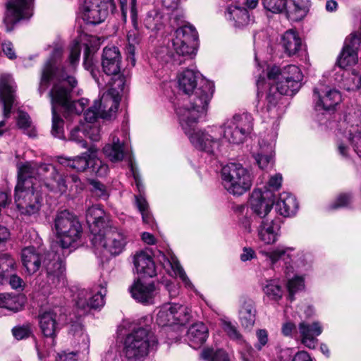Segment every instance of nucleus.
<instances>
[{"label": "nucleus", "mask_w": 361, "mask_h": 361, "mask_svg": "<svg viewBox=\"0 0 361 361\" xmlns=\"http://www.w3.org/2000/svg\"><path fill=\"white\" fill-rule=\"evenodd\" d=\"M94 244L97 242L111 255L121 254L128 243L126 233L117 227L109 225L102 233H99L92 239Z\"/></svg>", "instance_id": "9b49d317"}, {"label": "nucleus", "mask_w": 361, "mask_h": 361, "mask_svg": "<svg viewBox=\"0 0 361 361\" xmlns=\"http://www.w3.org/2000/svg\"><path fill=\"white\" fill-rule=\"evenodd\" d=\"M242 361H257V354L250 345H246L245 349L240 351Z\"/></svg>", "instance_id": "338daca9"}, {"label": "nucleus", "mask_w": 361, "mask_h": 361, "mask_svg": "<svg viewBox=\"0 0 361 361\" xmlns=\"http://www.w3.org/2000/svg\"><path fill=\"white\" fill-rule=\"evenodd\" d=\"M221 179L224 188L234 195H243L252 185L250 173L239 163H229L223 166Z\"/></svg>", "instance_id": "0eeeda50"}, {"label": "nucleus", "mask_w": 361, "mask_h": 361, "mask_svg": "<svg viewBox=\"0 0 361 361\" xmlns=\"http://www.w3.org/2000/svg\"><path fill=\"white\" fill-rule=\"evenodd\" d=\"M103 152L114 162L122 160L124 157L123 144L120 142L119 138L116 136H113L111 144H107L104 146Z\"/></svg>", "instance_id": "e433bc0d"}, {"label": "nucleus", "mask_w": 361, "mask_h": 361, "mask_svg": "<svg viewBox=\"0 0 361 361\" xmlns=\"http://www.w3.org/2000/svg\"><path fill=\"white\" fill-rule=\"evenodd\" d=\"M200 73L185 69L178 75L180 91L190 96L189 104L179 106L176 111L180 125L187 133L193 128L202 116L204 115L214 92L212 82L200 78Z\"/></svg>", "instance_id": "f03ea898"}, {"label": "nucleus", "mask_w": 361, "mask_h": 361, "mask_svg": "<svg viewBox=\"0 0 361 361\" xmlns=\"http://www.w3.org/2000/svg\"><path fill=\"white\" fill-rule=\"evenodd\" d=\"M56 169L51 164L27 162L18 167V179L23 181L30 180L42 188V184L35 176L37 175L43 180L46 176L56 174Z\"/></svg>", "instance_id": "a211bd4d"}, {"label": "nucleus", "mask_w": 361, "mask_h": 361, "mask_svg": "<svg viewBox=\"0 0 361 361\" xmlns=\"http://www.w3.org/2000/svg\"><path fill=\"white\" fill-rule=\"evenodd\" d=\"M269 92L267 93L266 98H265V104H266V110L267 111L269 112L271 111L274 108H275L278 104V101L280 98V95H285L284 94H281V91L278 87V83L277 84H271L269 83Z\"/></svg>", "instance_id": "a18cd8bd"}, {"label": "nucleus", "mask_w": 361, "mask_h": 361, "mask_svg": "<svg viewBox=\"0 0 361 361\" xmlns=\"http://www.w3.org/2000/svg\"><path fill=\"white\" fill-rule=\"evenodd\" d=\"M54 226L59 241L51 245V249H56V253L61 252L65 257L71 252L68 250L80 238L82 226L77 217L67 210L56 215Z\"/></svg>", "instance_id": "39448f33"}, {"label": "nucleus", "mask_w": 361, "mask_h": 361, "mask_svg": "<svg viewBox=\"0 0 361 361\" xmlns=\"http://www.w3.org/2000/svg\"><path fill=\"white\" fill-rule=\"evenodd\" d=\"M293 249L290 247L287 248H282V247H278L276 250L268 252L267 254V257L270 259V260L272 262V263H275L277 261H279L280 259H283V260L286 259V258L290 257L289 253H288V251L292 250Z\"/></svg>", "instance_id": "6e6d98bb"}, {"label": "nucleus", "mask_w": 361, "mask_h": 361, "mask_svg": "<svg viewBox=\"0 0 361 361\" xmlns=\"http://www.w3.org/2000/svg\"><path fill=\"white\" fill-rule=\"evenodd\" d=\"M305 287L304 279L300 276H295L290 279L287 283V288L289 293V299L292 301L294 300V294L302 290Z\"/></svg>", "instance_id": "09e8293b"}, {"label": "nucleus", "mask_w": 361, "mask_h": 361, "mask_svg": "<svg viewBox=\"0 0 361 361\" xmlns=\"http://www.w3.org/2000/svg\"><path fill=\"white\" fill-rule=\"evenodd\" d=\"M16 268V261L8 253L0 254V283L3 284Z\"/></svg>", "instance_id": "4c0bfd02"}, {"label": "nucleus", "mask_w": 361, "mask_h": 361, "mask_svg": "<svg viewBox=\"0 0 361 361\" xmlns=\"http://www.w3.org/2000/svg\"><path fill=\"white\" fill-rule=\"evenodd\" d=\"M121 54L118 47L113 46L104 49L102 56V71L107 75L118 77L114 83V87L109 91L110 92L116 89L123 90L125 78L121 74Z\"/></svg>", "instance_id": "ddd939ff"}, {"label": "nucleus", "mask_w": 361, "mask_h": 361, "mask_svg": "<svg viewBox=\"0 0 361 361\" xmlns=\"http://www.w3.org/2000/svg\"><path fill=\"white\" fill-rule=\"evenodd\" d=\"M351 201V197L349 194H341L339 195L335 201L331 204V209H338L341 207H347Z\"/></svg>", "instance_id": "680f3d73"}, {"label": "nucleus", "mask_w": 361, "mask_h": 361, "mask_svg": "<svg viewBox=\"0 0 361 361\" xmlns=\"http://www.w3.org/2000/svg\"><path fill=\"white\" fill-rule=\"evenodd\" d=\"M256 308L255 302L250 299L244 300L239 311V317L243 326L252 328L255 322Z\"/></svg>", "instance_id": "473e14b6"}, {"label": "nucleus", "mask_w": 361, "mask_h": 361, "mask_svg": "<svg viewBox=\"0 0 361 361\" xmlns=\"http://www.w3.org/2000/svg\"><path fill=\"white\" fill-rule=\"evenodd\" d=\"M310 6V0H287L285 14L290 21H300L307 15Z\"/></svg>", "instance_id": "cd10ccee"}, {"label": "nucleus", "mask_w": 361, "mask_h": 361, "mask_svg": "<svg viewBox=\"0 0 361 361\" xmlns=\"http://www.w3.org/2000/svg\"><path fill=\"white\" fill-rule=\"evenodd\" d=\"M200 357L207 361H231L228 354L223 349L204 348L201 351Z\"/></svg>", "instance_id": "79ce46f5"}, {"label": "nucleus", "mask_w": 361, "mask_h": 361, "mask_svg": "<svg viewBox=\"0 0 361 361\" xmlns=\"http://www.w3.org/2000/svg\"><path fill=\"white\" fill-rule=\"evenodd\" d=\"M22 305L19 302L18 297L9 293L0 294V307L16 312L19 311Z\"/></svg>", "instance_id": "49530a36"}, {"label": "nucleus", "mask_w": 361, "mask_h": 361, "mask_svg": "<svg viewBox=\"0 0 361 361\" xmlns=\"http://www.w3.org/2000/svg\"><path fill=\"white\" fill-rule=\"evenodd\" d=\"M133 264L137 273L142 277L152 278L157 275L152 257L144 251H140L134 255Z\"/></svg>", "instance_id": "c85d7f7f"}, {"label": "nucleus", "mask_w": 361, "mask_h": 361, "mask_svg": "<svg viewBox=\"0 0 361 361\" xmlns=\"http://www.w3.org/2000/svg\"><path fill=\"white\" fill-rule=\"evenodd\" d=\"M257 237L267 245L275 243L281 234V221L279 219H262L257 228Z\"/></svg>", "instance_id": "412c9836"}, {"label": "nucleus", "mask_w": 361, "mask_h": 361, "mask_svg": "<svg viewBox=\"0 0 361 361\" xmlns=\"http://www.w3.org/2000/svg\"><path fill=\"white\" fill-rule=\"evenodd\" d=\"M282 80L278 82V87L281 94L293 95L301 87L303 75L300 69L295 65H288L282 68Z\"/></svg>", "instance_id": "6ab92c4d"}, {"label": "nucleus", "mask_w": 361, "mask_h": 361, "mask_svg": "<svg viewBox=\"0 0 361 361\" xmlns=\"http://www.w3.org/2000/svg\"><path fill=\"white\" fill-rule=\"evenodd\" d=\"M225 16L227 20H234L235 22L250 20L249 12L245 8L229 6L225 12Z\"/></svg>", "instance_id": "37998d69"}, {"label": "nucleus", "mask_w": 361, "mask_h": 361, "mask_svg": "<svg viewBox=\"0 0 361 361\" xmlns=\"http://www.w3.org/2000/svg\"><path fill=\"white\" fill-rule=\"evenodd\" d=\"M275 208L280 215L289 217L295 214L298 208V203L293 195L283 192L280 195Z\"/></svg>", "instance_id": "7c9ffc66"}, {"label": "nucleus", "mask_w": 361, "mask_h": 361, "mask_svg": "<svg viewBox=\"0 0 361 361\" xmlns=\"http://www.w3.org/2000/svg\"><path fill=\"white\" fill-rule=\"evenodd\" d=\"M173 317L175 319L174 324L184 325L191 318V311L189 307L178 303H171Z\"/></svg>", "instance_id": "ea45409f"}, {"label": "nucleus", "mask_w": 361, "mask_h": 361, "mask_svg": "<svg viewBox=\"0 0 361 361\" xmlns=\"http://www.w3.org/2000/svg\"><path fill=\"white\" fill-rule=\"evenodd\" d=\"M43 186L49 192L63 194L67 190V185L64 177L56 171V174L46 176L42 183Z\"/></svg>", "instance_id": "f704fd0d"}, {"label": "nucleus", "mask_w": 361, "mask_h": 361, "mask_svg": "<svg viewBox=\"0 0 361 361\" xmlns=\"http://www.w3.org/2000/svg\"><path fill=\"white\" fill-rule=\"evenodd\" d=\"M171 267L175 271L176 274L178 275L180 279L182 280V281L184 283L185 286L188 288H192L193 286L190 281L189 278L187 276L185 271L180 266L178 262L173 261L172 263H171Z\"/></svg>", "instance_id": "bf43d9fd"}, {"label": "nucleus", "mask_w": 361, "mask_h": 361, "mask_svg": "<svg viewBox=\"0 0 361 361\" xmlns=\"http://www.w3.org/2000/svg\"><path fill=\"white\" fill-rule=\"evenodd\" d=\"M130 166H131V171H132L133 178L135 179L136 186L140 192V195L135 196V204H136L137 209H139V211L140 212V213L142 216L143 221L148 223L150 217H149V212H148V203H147L146 199L142 195V192L143 190V185H142L141 180L140 178L138 173L134 169V167L132 164H130Z\"/></svg>", "instance_id": "72a5a7b5"}, {"label": "nucleus", "mask_w": 361, "mask_h": 361, "mask_svg": "<svg viewBox=\"0 0 361 361\" xmlns=\"http://www.w3.org/2000/svg\"><path fill=\"white\" fill-rule=\"evenodd\" d=\"M13 336L17 340H22L28 338L31 334L32 330L30 325L28 324L23 325H18L14 326L12 329Z\"/></svg>", "instance_id": "5fc2aeb1"}, {"label": "nucleus", "mask_w": 361, "mask_h": 361, "mask_svg": "<svg viewBox=\"0 0 361 361\" xmlns=\"http://www.w3.org/2000/svg\"><path fill=\"white\" fill-rule=\"evenodd\" d=\"M90 184L92 187L91 191L94 195L103 200L108 198L109 192L106 187L103 183L97 180H90Z\"/></svg>", "instance_id": "3c124183"}, {"label": "nucleus", "mask_w": 361, "mask_h": 361, "mask_svg": "<svg viewBox=\"0 0 361 361\" xmlns=\"http://www.w3.org/2000/svg\"><path fill=\"white\" fill-rule=\"evenodd\" d=\"M208 336V328L202 322L193 324L186 334L188 342L193 348H199L207 341Z\"/></svg>", "instance_id": "c756f323"}, {"label": "nucleus", "mask_w": 361, "mask_h": 361, "mask_svg": "<svg viewBox=\"0 0 361 361\" xmlns=\"http://www.w3.org/2000/svg\"><path fill=\"white\" fill-rule=\"evenodd\" d=\"M85 130L83 126L82 128L75 127L71 130L70 133V140L77 143L81 144L82 147L86 148L87 147V142L84 140Z\"/></svg>", "instance_id": "4d7b16f0"}, {"label": "nucleus", "mask_w": 361, "mask_h": 361, "mask_svg": "<svg viewBox=\"0 0 361 361\" xmlns=\"http://www.w3.org/2000/svg\"><path fill=\"white\" fill-rule=\"evenodd\" d=\"M106 290L102 288L99 291L96 293L88 292L86 290H81L78 292L75 304L77 307L81 310L97 309L104 305V297Z\"/></svg>", "instance_id": "b1692460"}, {"label": "nucleus", "mask_w": 361, "mask_h": 361, "mask_svg": "<svg viewBox=\"0 0 361 361\" xmlns=\"http://www.w3.org/2000/svg\"><path fill=\"white\" fill-rule=\"evenodd\" d=\"M282 182V176L281 174H276L271 176L268 182V188H266L264 191H269L271 194L273 191L277 190L280 188Z\"/></svg>", "instance_id": "69168bd1"}, {"label": "nucleus", "mask_w": 361, "mask_h": 361, "mask_svg": "<svg viewBox=\"0 0 361 361\" xmlns=\"http://www.w3.org/2000/svg\"><path fill=\"white\" fill-rule=\"evenodd\" d=\"M313 99L316 111L333 114L341 103L342 95L338 90L321 85L314 88Z\"/></svg>", "instance_id": "4468645a"}, {"label": "nucleus", "mask_w": 361, "mask_h": 361, "mask_svg": "<svg viewBox=\"0 0 361 361\" xmlns=\"http://www.w3.org/2000/svg\"><path fill=\"white\" fill-rule=\"evenodd\" d=\"M85 136L88 137L92 141H98L100 139L99 130L97 127L90 124L83 125Z\"/></svg>", "instance_id": "0e129e2a"}, {"label": "nucleus", "mask_w": 361, "mask_h": 361, "mask_svg": "<svg viewBox=\"0 0 361 361\" xmlns=\"http://www.w3.org/2000/svg\"><path fill=\"white\" fill-rule=\"evenodd\" d=\"M59 162L78 172H83L91 167L92 171L99 176L104 174L108 169V166L102 164V161L97 158V150L94 147H90L85 152L73 158L60 157Z\"/></svg>", "instance_id": "9d476101"}, {"label": "nucleus", "mask_w": 361, "mask_h": 361, "mask_svg": "<svg viewBox=\"0 0 361 361\" xmlns=\"http://www.w3.org/2000/svg\"><path fill=\"white\" fill-rule=\"evenodd\" d=\"M322 332V327L319 322H313L312 324L301 322L298 325V334L301 342L309 348H314L317 339V336Z\"/></svg>", "instance_id": "bb28decb"}, {"label": "nucleus", "mask_w": 361, "mask_h": 361, "mask_svg": "<svg viewBox=\"0 0 361 361\" xmlns=\"http://www.w3.org/2000/svg\"><path fill=\"white\" fill-rule=\"evenodd\" d=\"M79 43L72 44L68 56V67L58 66V60L62 56V49L57 48L52 51L50 59L44 63L41 74L38 92L42 95L48 88L49 83L53 82V86L49 93L51 102L52 125L51 133L53 136L63 138V120L57 114L56 106L63 109L66 118L72 115L78 116L81 114L88 100L82 98L77 101L71 100V92L77 85V80L71 75L78 65L80 56Z\"/></svg>", "instance_id": "f257e3e1"}, {"label": "nucleus", "mask_w": 361, "mask_h": 361, "mask_svg": "<svg viewBox=\"0 0 361 361\" xmlns=\"http://www.w3.org/2000/svg\"><path fill=\"white\" fill-rule=\"evenodd\" d=\"M361 44V36L360 32H352L345 40L344 47L357 52Z\"/></svg>", "instance_id": "13d9d810"}, {"label": "nucleus", "mask_w": 361, "mask_h": 361, "mask_svg": "<svg viewBox=\"0 0 361 361\" xmlns=\"http://www.w3.org/2000/svg\"><path fill=\"white\" fill-rule=\"evenodd\" d=\"M280 361H312L310 355L305 351H299L294 356H291L288 350L281 353Z\"/></svg>", "instance_id": "603ef678"}, {"label": "nucleus", "mask_w": 361, "mask_h": 361, "mask_svg": "<svg viewBox=\"0 0 361 361\" xmlns=\"http://www.w3.org/2000/svg\"><path fill=\"white\" fill-rule=\"evenodd\" d=\"M358 60L357 52L348 49V47H343V49L337 59V64L339 67L345 68L357 63Z\"/></svg>", "instance_id": "a19ab883"}, {"label": "nucleus", "mask_w": 361, "mask_h": 361, "mask_svg": "<svg viewBox=\"0 0 361 361\" xmlns=\"http://www.w3.org/2000/svg\"><path fill=\"white\" fill-rule=\"evenodd\" d=\"M7 279L12 288L18 290H23L25 283L20 276L11 273Z\"/></svg>", "instance_id": "774afa93"}, {"label": "nucleus", "mask_w": 361, "mask_h": 361, "mask_svg": "<svg viewBox=\"0 0 361 361\" xmlns=\"http://www.w3.org/2000/svg\"><path fill=\"white\" fill-rule=\"evenodd\" d=\"M222 329L231 339L238 342H241L243 341L241 334L239 333L235 326L231 322L223 321Z\"/></svg>", "instance_id": "864d4df0"}, {"label": "nucleus", "mask_w": 361, "mask_h": 361, "mask_svg": "<svg viewBox=\"0 0 361 361\" xmlns=\"http://www.w3.org/2000/svg\"><path fill=\"white\" fill-rule=\"evenodd\" d=\"M56 249L42 252L40 248L33 246L23 248L21 252L23 265L29 274L36 273L42 266L46 275L39 274L36 278L35 286L42 294H49L51 290L61 283L64 284V264L60 253Z\"/></svg>", "instance_id": "7ed1b4c3"}, {"label": "nucleus", "mask_w": 361, "mask_h": 361, "mask_svg": "<svg viewBox=\"0 0 361 361\" xmlns=\"http://www.w3.org/2000/svg\"><path fill=\"white\" fill-rule=\"evenodd\" d=\"M287 0H262L266 10L274 13H281L286 8Z\"/></svg>", "instance_id": "8fccbe9b"}, {"label": "nucleus", "mask_w": 361, "mask_h": 361, "mask_svg": "<svg viewBox=\"0 0 361 361\" xmlns=\"http://www.w3.org/2000/svg\"><path fill=\"white\" fill-rule=\"evenodd\" d=\"M108 16L105 0H85L77 13V20L84 23H104Z\"/></svg>", "instance_id": "dca6fc26"}, {"label": "nucleus", "mask_w": 361, "mask_h": 361, "mask_svg": "<svg viewBox=\"0 0 361 361\" xmlns=\"http://www.w3.org/2000/svg\"><path fill=\"white\" fill-rule=\"evenodd\" d=\"M16 85L8 74L0 75V100L2 103L4 116L8 118L15 101Z\"/></svg>", "instance_id": "4be33fe9"}, {"label": "nucleus", "mask_w": 361, "mask_h": 361, "mask_svg": "<svg viewBox=\"0 0 361 361\" xmlns=\"http://www.w3.org/2000/svg\"><path fill=\"white\" fill-rule=\"evenodd\" d=\"M281 44L285 54L288 56H292L300 50L302 40L295 30L290 29L282 35Z\"/></svg>", "instance_id": "2f4dec72"}, {"label": "nucleus", "mask_w": 361, "mask_h": 361, "mask_svg": "<svg viewBox=\"0 0 361 361\" xmlns=\"http://www.w3.org/2000/svg\"><path fill=\"white\" fill-rule=\"evenodd\" d=\"M157 323L159 326H166L173 325L175 319L173 317L171 303L164 305L157 314Z\"/></svg>", "instance_id": "c03bdc74"}, {"label": "nucleus", "mask_w": 361, "mask_h": 361, "mask_svg": "<svg viewBox=\"0 0 361 361\" xmlns=\"http://www.w3.org/2000/svg\"><path fill=\"white\" fill-rule=\"evenodd\" d=\"M349 141L353 145L354 150L361 158V127L351 126L349 130Z\"/></svg>", "instance_id": "de8ad7c7"}, {"label": "nucleus", "mask_w": 361, "mask_h": 361, "mask_svg": "<svg viewBox=\"0 0 361 361\" xmlns=\"http://www.w3.org/2000/svg\"><path fill=\"white\" fill-rule=\"evenodd\" d=\"M262 290L270 300L276 302L282 298L283 290L276 280H267L262 285Z\"/></svg>", "instance_id": "58836bf2"}, {"label": "nucleus", "mask_w": 361, "mask_h": 361, "mask_svg": "<svg viewBox=\"0 0 361 361\" xmlns=\"http://www.w3.org/2000/svg\"><path fill=\"white\" fill-rule=\"evenodd\" d=\"M221 136L228 142L238 145L245 140L253 128V118L251 114H237L228 119L222 126L217 127Z\"/></svg>", "instance_id": "1a4fd4ad"}, {"label": "nucleus", "mask_w": 361, "mask_h": 361, "mask_svg": "<svg viewBox=\"0 0 361 361\" xmlns=\"http://www.w3.org/2000/svg\"><path fill=\"white\" fill-rule=\"evenodd\" d=\"M267 71V79L270 81H273L274 84H277L279 81L283 80L281 74L282 69L279 66H268Z\"/></svg>", "instance_id": "052dcab7"}, {"label": "nucleus", "mask_w": 361, "mask_h": 361, "mask_svg": "<svg viewBox=\"0 0 361 361\" xmlns=\"http://www.w3.org/2000/svg\"><path fill=\"white\" fill-rule=\"evenodd\" d=\"M153 337L149 324L133 329L123 340L122 361H144L148 355L150 345L157 343Z\"/></svg>", "instance_id": "20e7f679"}, {"label": "nucleus", "mask_w": 361, "mask_h": 361, "mask_svg": "<svg viewBox=\"0 0 361 361\" xmlns=\"http://www.w3.org/2000/svg\"><path fill=\"white\" fill-rule=\"evenodd\" d=\"M198 47V33L196 28L191 24H185L175 31V37L172 39V47L176 55L170 56L174 62L178 64L182 61L176 59L180 57L193 58L196 55Z\"/></svg>", "instance_id": "6e6552de"}, {"label": "nucleus", "mask_w": 361, "mask_h": 361, "mask_svg": "<svg viewBox=\"0 0 361 361\" xmlns=\"http://www.w3.org/2000/svg\"><path fill=\"white\" fill-rule=\"evenodd\" d=\"M260 148L258 152L253 154V157L262 169H268L271 167L274 163V147L271 145H264L262 146V142H259Z\"/></svg>", "instance_id": "c9c22d12"}, {"label": "nucleus", "mask_w": 361, "mask_h": 361, "mask_svg": "<svg viewBox=\"0 0 361 361\" xmlns=\"http://www.w3.org/2000/svg\"><path fill=\"white\" fill-rule=\"evenodd\" d=\"M119 106V100L109 92L103 94L100 100L94 101V105L85 112V119L88 123L94 122L97 117L111 119L116 114Z\"/></svg>", "instance_id": "2eb2a0df"}, {"label": "nucleus", "mask_w": 361, "mask_h": 361, "mask_svg": "<svg viewBox=\"0 0 361 361\" xmlns=\"http://www.w3.org/2000/svg\"><path fill=\"white\" fill-rule=\"evenodd\" d=\"M132 297L137 302L149 305L154 302V298L157 294L154 283H143L140 280L135 281L130 288Z\"/></svg>", "instance_id": "393cba45"}, {"label": "nucleus", "mask_w": 361, "mask_h": 361, "mask_svg": "<svg viewBox=\"0 0 361 361\" xmlns=\"http://www.w3.org/2000/svg\"><path fill=\"white\" fill-rule=\"evenodd\" d=\"M197 123L188 133L184 130L185 133L188 135L195 148L209 154H215L219 150L221 131L220 132L217 127H213L207 130L195 131Z\"/></svg>", "instance_id": "f8f14e48"}, {"label": "nucleus", "mask_w": 361, "mask_h": 361, "mask_svg": "<svg viewBox=\"0 0 361 361\" xmlns=\"http://www.w3.org/2000/svg\"><path fill=\"white\" fill-rule=\"evenodd\" d=\"M39 327L44 336L52 339L54 345V338L59 330L58 322L59 316L56 310L46 311L39 316Z\"/></svg>", "instance_id": "a878e982"}, {"label": "nucleus", "mask_w": 361, "mask_h": 361, "mask_svg": "<svg viewBox=\"0 0 361 361\" xmlns=\"http://www.w3.org/2000/svg\"><path fill=\"white\" fill-rule=\"evenodd\" d=\"M86 221L94 236L109 226V216L99 204L92 205L87 209Z\"/></svg>", "instance_id": "5701e85b"}, {"label": "nucleus", "mask_w": 361, "mask_h": 361, "mask_svg": "<svg viewBox=\"0 0 361 361\" xmlns=\"http://www.w3.org/2000/svg\"><path fill=\"white\" fill-rule=\"evenodd\" d=\"M39 185L30 180H18L15 188V202L18 209L27 216L39 213L43 202Z\"/></svg>", "instance_id": "423d86ee"}, {"label": "nucleus", "mask_w": 361, "mask_h": 361, "mask_svg": "<svg viewBox=\"0 0 361 361\" xmlns=\"http://www.w3.org/2000/svg\"><path fill=\"white\" fill-rule=\"evenodd\" d=\"M34 0H8L5 18L8 23L29 20L33 15Z\"/></svg>", "instance_id": "f3484780"}, {"label": "nucleus", "mask_w": 361, "mask_h": 361, "mask_svg": "<svg viewBox=\"0 0 361 361\" xmlns=\"http://www.w3.org/2000/svg\"><path fill=\"white\" fill-rule=\"evenodd\" d=\"M274 200L275 195L269 191L255 190L250 199V208L261 219L267 218L272 208Z\"/></svg>", "instance_id": "aec40b11"}, {"label": "nucleus", "mask_w": 361, "mask_h": 361, "mask_svg": "<svg viewBox=\"0 0 361 361\" xmlns=\"http://www.w3.org/2000/svg\"><path fill=\"white\" fill-rule=\"evenodd\" d=\"M257 342L255 344V348L257 350H261L268 343V333L265 329H259L256 332Z\"/></svg>", "instance_id": "e2e57ef3"}]
</instances>
